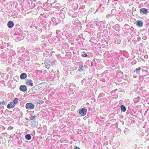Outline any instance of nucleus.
<instances>
[{"label": "nucleus", "mask_w": 149, "mask_h": 149, "mask_svg": "<svg viewBox=\"0 0 149 149\" xmlns=\"http://www.w3.org/2000/svg\"><path fill=\"white\" fill-rule=\"evenodd\" d=\"M87 110L84 108L79 109V113L81 116H85Z\"/></svg>", "instance_id": "obj_1"}, {"label": "nucleus", "mask_w": 149, "mask_h": 149, "mask_svg": "<svg viewBox=\"0 0 149 149\" xmlns=\"http://www.w3.org/2000/svg\"><path fill=\"white\" fill-rule=\"evenodd\" d=\"M34 107V105L31 103H27L26 105V108L28 109H33Z\"/></svg>", "instance_id": "obj_2"}, {"label": "nucleus", "mask_w": 149, "mask_h": 149, "mask_svg": "<svg viewBox=\"0 0 149 149\" xmlns=\"http://www.w3.org/2000/svg\"><path fill=\"white\" fill-rule=\"evenodd\" d=\"M19 89L22 92H25L27 91V88L25 85H22L20 86Z\"/></svg>", "instance_id": "obj_3"}, {"label": "nucleus", "mask_w": 149, "mask_h": 149, "mask_svg": "<svg viewBox=\"0 0 149 149\" xmlns=\"http://www.w3.org/2000/svg\"><path fill=\"white\" fill-rule=\"evenodd\" d=\"M26 84L28 86H33V81L31 79L27 80L26 81Z\"/></svg>", "instance_id": "obj_4"}, {"label": "nucleus", "mask_w": 149, "mask_h": 149, "mask_svg": "<svg viewBox=\"0 0 149 149\" xmlns=\"http://www.w3.org/2000/svg\"><path fill=\"white\" fill-rule=\"evenodd\" d=\"M44 62L46 68L47 69H49L51 66L50 64L48 63L46 60H45Z\"/></svg>", "instance_id": "obj_5"}, {"label": "nucleus", "mask_w": 149, "mask_h": 149, "mask_svg": "<svg viewBox=\"0 0 149 149\" xmlns=\"http://www.w3.org/2000/svg\"><path fill=\"white\" fill-rule=\"evenodd\" d=\"M14 25V24L12 21H10L8 22L7 26L8 28H11L13 27Z\"/></svg>", "instance_id": "obj_6"}, {"label": "nucleus", "mask_w": 149, "mask_h": 149, "mask_svg": "<svg viewBox=\"0 0 149 149\" xmlns=\"http://www.w3.org/2000/svg\"><path fill=\"white\" fill-rule=\"evenodd\" d=\"M15 106V104H13V102H10V103L8 104L7 106V108L10 109L11 108H14Z\"/></svg>", "instance_id": "obj_7"}, {"label": "nucleus", "mask_w": 149, "mask_h": 149, "mask_svg": "<svg viewBox=\"0 0 149 149\" xmlns=\"http://www.w3.org/2000/svg\"><path fill=\"white\" fill-rule=\"evenodd\" d=\"M136 24L140 27H142L143 25V23L141 21L138 20L136 22Z\"/></svg>", "instance_id": "obj_8"}, {"label": "nucleus", "mask_w": 149, "mask_h": 149, "mask_svg": "<svg viewBox=\"0 0 149 149\" xmlns=\"http://www.w3.org/2000/svg\"><path fill=\"white\" fill-rule=\"evenodd\" d=\"M140 13H143L144 14H146L148 13V9L145 8H141L140 9Z\"/></svg>", "instance_id": "obj_9"}, {"label": "nucleus", "mask_w": 149, "mask_h": 149, "mask_svg": "<svg viewBox=\"0 0 149 149\" xmlns=\"http://www.w3.org/2000/svg\"><path fill=\"white\" fill-rule=\"evenodd\" d=\"M36 104H42L44 103V101L40 99H38L36 100Z\"/></svg>", "instance_id": "obj_10"}, {"label": "nucleus", "mask_w": 149, "mask_h": 149, "mask_svg": "<svg viewBox=\"0 0 149 149\" xmlns=\"http://www.w3.org/2000/svg\"><path fill=\"white\" fill-rule=\"evenodd\" d=\"M27 77V75L25 73L22 74L20 75V78L21 79H24Z\"/></svg>", "instance_id": "obj_11"}, {"label": "nucleus", "mask_w": 149, "mask_h": 149, "mask_svg": "<svg viewBox=\"0 0 149 149\" xmlns=\"http://www.w3.org/2000/svg\"><path fill=\"white\" fill-rule=\"evenodd\" d=\"M84 70V68L82 65H79L78 68V71H79L81 72L83 71Z\"/></svg>", "instance_id": "obj_12"}, {"label": "nucleus", "mask_w": 149, "mask_h": 149, "mask_svg": "<svg viewBox=\"0 0 149 149\" xmlns=\"http://www.w3.org/2000/svg\"><path fill=\"white\" fill-rule=\"evenodd\" d=\"M121 110L123 112H125L126 110V108L125 106L124 105H122L120 106Z\"/></svg>", "instance_id": "obj_13"}, {"label": "nucleus", "mask_w": 149, "mask_h": 149, "mask_svg": "<svg viewBox=\"0 0 149 149\" xmlns=\"http://www.w3.org/2000/svg\"><path fill=\"white\" fill-rule=\"evenodd\" d=\"M141 70V67H138L136 68L135 70V72L137 74H140V71Z\"/></svg>", "instance_id": "obj_14"}, {"label": "nucleus", "mask_w": 149, "mask_h": 149, "mask_svg": "<svg viewBox=\"0 0 149 149\" xmlns=\"http://www.w3.org/2000/svg\"><path fill=\"white\" fill-rule=\"evenodd\" d=\"M18 98L17 97L15 98L13 102V104H15V105L16 104H17L18 103Z\"/></svg>", "instance_id": "obj_15"}, {"label": "nucleus", "mask_w": 149, "mask_h": 149, "mask_svg": "<svg viewBox=\"0 0 149 149\" xmlns=\"http://www.w3.org/2000/svg\"><path fill=\"white\" fill-rule=\"evenodd\" d=\"M31 138V136L30 134H28L25 136V138L28 140H30Z\"/></svg>", "instance_id": "obj_16"}, {"label": "nucleus", "mask_w": 149, "mask_h": 149, "mask_svg": "<svg viewBox=\"0 0 149 149\" xmlns=\"http://www.w3.org/2000/svg\"><path fill=\"white\" fill-rule=\"evenodd\" d=\"M36 118V116H31L29 117V118L30 120H32Z\"/></svg>", "instance_id": "obj_17"}, {"label": "nucleus", "mask_w": 149, "mask_h": 149, "mask_svg": "<svg viewBox=\"0 0 149 149\" xmlns=\"http://www.w3.org/2000/svg\"><path fill=\"white\" fill-rule=\"evenodd\" d=\"M87 54L86 53H85L84 54L82 55V57H86L87 56Z\"/></svg>", "instance_id": "obj_18"}, {"label": "nucleus", "mask_w": 149, "mask_h": 149, "mask_svg": "<svg viewBox=\"0 0 149 149\" xmlns=\"http://www.w3.org/2000/svg\"><path fill=\"white\" fill-rule=\"evenodd\" d=\"M36 89L39 90L40 89V88H41V87L39 85H37L36 86Z\"/></svg>", "instance_id": "obj_19"}, {"label": "nucleus", "mask_w": 149, "mask_h": 149, "mask_svg": "<svg viewBox=\"0 0 149 149\" xmlns=\"http://www.w3.org/2000/svg\"><path fill=\"white\" fill-rule=\"evenodd\" d=\"M1 103L3 105L5 104H6V102L4 100H3Z\"/></svg>", "instance_id": "obj_20"}, {"label": "nucleus", "mask_w": 149, "mask_h": 149, "mask_svg": "<svg viewBox=\"0 0 149 149\" xmlns=\"http://www.w3.org/2000/svg\"><path fill=\"white\" fill-rule=\"evenodd\" d=\"M74 148V149H81L79 147L77 146H75Z\"/></svg>", "instance_id": "obj_21"}, {"label": "nucleus", "mask_w": 149, "mask_h": 149, "mask_svg": "<svg viewBox=\"0 0 149 149\" xmlns=\"http://www.w3.org/2000/svg\"><path fill=\"white\" fill-rule=\"evenodd\" d=\"M1 103H2L1 102H0V105H1Z\"/></svg>", "instance_id": "obj_22"}]
</instances>
